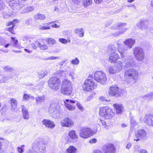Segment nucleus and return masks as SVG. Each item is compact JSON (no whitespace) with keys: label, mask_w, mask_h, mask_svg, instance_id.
<instances>
[{"label":"nucleus","mask_w":153,"mask_h":153,"mask_svg":"<svg viewBox=\"0 0 153 153\" xmlns=\"http://www.w3.org/2000/svg\"><path fill=\"white\" fill-rule=\"evenodd\" d=\"M7 106L6 105H4L1 110V112H5L7 111Z\"/></svg>","instance_id":"obj_46"},{"label":"nucleus","mask_w":153,"mask_h":153,"mask_svg":"<svg viewBox=\"0 0 153 153\" xmlns=\"http://www.w3.org/2000/svg\"><path fill=\"white\" fill-rule=\"evenodd\" d=\"M83 31L82 28H81L80 29H75V32L76 33H80L81 32Z\"/></svg>","instance_id":"obj_51"},{"label":"nucleus","mask_w":153,"mask_h":153,"mask_svg":"<svg viewBox=\"0 0 153 153\" xmlns=\"http://www.w3.org/2000/svg\"><path fill=\"white\" fill-rule=\"evenodd\" d=\"M47 72L46 71H44L41 72V74L39 75V77L41 79L43 78L47 74Z\"/></svg>","instance_id":"obj_40"},{"label":"nucleus","mask_w":153,"mask_h":153,"mask_svg":"<svg viewBox=\"0 0 153 153\" xmlns=\"http://www.w3.org/2000/svg\"><path fill=\"white\" fill-rule=\"evenodd\" d=\"M46 146L44 141L41 139L37 140L33 144L32 148L36 153H45L46 151Z\"/></svg>","instance_id":"obj_4"},{"label":"nucleus","mask_w":153,"mask_h":153,"mask_svg":"<svg viewBox=\"0 0 153 153\" xmlns=\"http://www.w3.org/2000/svg\"><path fill=\"white\" fill-rule=\"evenodd\" d=\"M140 153H148L147 150L144 149H141Z\"/></svg>","instance_id":"obj_59"},{"label":"nucleus","mask_w":153,"mask_h":153,"mask_svg":"<svg viewBox=\"0 0 153 153\" xmlns=\"http://www.w3.org/2000/svg\"><path fill=\"white\" fill-rule=\"evenodd\" d=\"M103 151L105 153H115L116 149L113 144L110 143L104 146Z\"/></svg>","instance_id":"obj_14"},{"label":"nucleus","mask_w":153,"mask_h":153,"mask_svg":"<svg viewBox=\"0 0 153 153\" xmlns=\"http://www.w3.org/2000/svg\"><path fill=\"white\" fill-rule=\"evenodd\" d=\"M149 24V22L147 19H140L139 22L137 23V26L139 28L143 30L145 29Z\"/></svg>","instance_id":"obj_16"},{"label":"nucleus","mask_w":153,"mask_h":153,"mask_svg":"<svg viewBox=\"0 0 153 153\" xmlns=\"http://www.w3.org/2000/svg\"><path fill=\"white\" fill-rule=\"evenodd\" d=\"M59 57H54V56H51L50 57H49L46 59L47 60H55L59 59Z\"/></svg>","instance_id":"obj_52"},{"label":"nucleus","mask_w":153,"mask_h":153,"mask_svg":"<svg viewBox=\"0 0 153 153\" xmlns=\"http://www.w3.org/2000/svg\"><path fill=\"white\" fill-rule=\"evenodd\" d=\"M68 134L70 138L72 140L76 139L78 138V135L76 134L75 131L73 130L69 131Z\"/></svg>","instance_id":"obj_24"},{"label":"nucleus","mask_w":153,"mask_h":153,"mask_svg":"<svg viewBox=\"0 0 153 153\" xmlns=\"http://www.w3.org/2000/svg\"><path fill=\"white\" fill-rule=\"evenodd\" d=\"M22 107L23 118L25 120H28L29 117V114L26 107L23 105L22 106Z\"/></svg>","instance_id":"obj_23"},{"label":"nucleus","mask_w":153,"mask_h":153,"mask_svg":"<svg viewBox=\"0 0 153 153\" xmlns=\"http://www.w3.org/2000/svg\"><path fill=\"white\" fill-rule=\"evenodd\" d=\"M10 101L11 103V110H14L17 107V101L16 99L13 98H11L10 99Z\"/></svg>","instance_id":"obj_28"},{"label":"nucleus","mask_w":153,"mask_h":153,"mask_svg":"<svg viewBox=\"0 0 153 153\" xmlns=\"http://www.w3.org/2000/svg\"><path fill=\"white\" fill-rule=\"evenodd\" d=\"M69 75L71 77L72 79H75V73L71 71L69 73Z\"/></svg>","instance_id":"obj_47"},{"label":"nucleus","mask_w":153,"mask_h":153,"mask_svg":"<svg viewBox=\"0 0 153 153\" xmlns=\"http://www.w3.org/2000/svg\"><path fill=\"white\" fill-rule=\"evenodd\" d=\"M4 70L7 72H10L13 70V69L10 67L7 66L4 68Z\"/></svg>","instance_id":"obj_42"},{"label":"nucleus","mask_w":153,"mask_h":153,"mask_svg":"<svg viewBox=\"0 0 153 153\" xmlns=\"http://www.w3.org/2000/svg\"><path fill=\"white\" fill-rule=\"evenodd\" d=\"M53 22H51L48 23H46L44 24V26L40 25L39 27V28L40 29L45 30L47 29H50V27L48 26L49 25L51 24Z\"/></svg>","instance_id":"obj_33"},{"label":"nucleus","mask_w":153,"mask_h":153,"mask_svg":"<svg viewBox=\"0 0 153 153\" xmlns=\"http://www.w3.org/2000/svg\"><path fill=\"white\" fill-rule=\"evenodd\" d=\"M18 150L19 153H22L23 152V149L21 147H18Z\"/></svg>","instance_id":"obj_56"},{"label":"nucleus","mask_w":153,"mask_h":153,"mask_svg":"<svg viewBox=\"0 0 153 153\" xmlns=\"http://www.w3.org/2000/svg\"><path fill=\"white\" fill-rule=\"evenodd\" d=\"M135 40L132 38L126 39L123 42L124 45L117 44L118 46V51L123 57L122 60L125 64L124 67L126 68L133 67L134 66L133 60V57L132 56L127 55L128 50L131 49L135 42Z\"/></svg>","instance_id":"obj_1"},{"label":"nucleus","mask_w":153,"mask_h":153,"mask_svg":"<svg viewBox=\"0 0 153 153\" xmlns=\"http://www.w3.org/2000/svg\"><path fill=\"white\" fill-rule=\"evenodd\" d=\"M4 4L1 2V1H0V10H2L4 9Z\"/></svg>","instance_id":"obj_54"},{"label":"nucleus","mask_w":153,"mask_h":153,"mask_svg":"<svg viewBox=\"0 0 153 153\" xmlns=\"http://www.w3.org/2000/svg\"><path fill=\"white\" fill-rule=\"evenodd\" d=\"M32 97L28 94H25L23 96V98L25 100H28V99Z\"/></svg>","instance_id":"obj_49"},{"label":"nucleus","mask_w":153,"mask_h":153,"mask_svg":"<svg viewBox=\"0 0 153 153\" xmlns=\"http://www.w3.org/2000/svg\"><path fill=\"white\" fill-rule=\"evenodd\" d=\"M45 97L44 95L42 96H37L35 99L36 102L37 104H40L45 100Z\"/></svg>","instance_id":"obj_29"},{"label":"nucleus","mask_w":153,"mask_h":153,"mask_svg":"<svg viewBox=\"0 0 153 153\" xmlns=\"http://www.w3.org/2000/svg\"><path fill=\"white\" fill-rule=\"evenodd\" d=\"M59 41L60 42L65 44H66L68 43V41H67V40L64 39H59Z\"/></svg>","instance_id":"obj_44"},{"label":"nucleus","mask_w":153,"mask_h":153,"mask_svg":"<svg viewBox=\"0 0 153 153\" xmlns=\"http://www.w3.org/2000/svg\"><path fill=\"white\" fill-rule=\"evenodd\" d=\"M131 123L134 125H135L137 124V123L133 119H131L130 121Z\"/></svg>","instance_id":"obj_57"},{"label":"nucleus","mask_w":153,"mask_h":153,"mask_svg":"<svg viewBox=\"0 0 153 153\" xmlns=\"http://www.w3.org/2000/svg\"><path fill=\"white\" fill-rule=\"evenodd\" d=\"M94 83L92 79H87L85 80L82 87L84 91H88L94 89Z\"/></svg>","instance_id":"obj_9"},{"label":"nucleus","mask_w":153,"mask_h":153,"mask_svg":"<svg viewBox=\"0 0 153 153\" xmlns=\"http://www.w3.org/2000/svg\"><path fill=\"white\" fill-rule=\"evenodd\" d=\"M126 25V24L125 23L120 22L116 24L115 25L116 27L115 28L117 27V29L119 30L121 29L122 30L114 33L113 35L114 36H118L120 34H123L127 30V29L126 27H122L125 26Z\"/></svg>","instance_id":"obj_12"},{"label":"nucleus","mask_w":153,"mask_h":153,"mask_svg":"<svg viewBox=\"0 0 153 153\" xmlns=\"http://www.w3.org/2000/svg\"><path fill=\"white\" fill-rule=\"evenodd\" d=\"M18 22V20L16 19H14L13 21L9 22L7 24V26H10L12 25L11 27H9L6 28L5 29L6 30L8 31L13 34H14L13 28L15 26V24Z\"/></svg>","instance_id":"obj_17"},{"label":"nucleus","mask_w":153,"mask_h":153,"mask_svg":"<svg viewBox=\"0 0 153 153\" xmlns=\"http://www.w3.org/2000/svg\"><path fill=\"white\" fill-rule=\"evenodd\" d=\"M65 102V105L66 107L70 111L74 110L75 108L74 106L71 105L70 104L71 103L68 102Z\"/></svg>","instance_id":"obj_32"},{"label":"nucleus","mask_w":153,"mask_h":153,"mask_svg":"<svg viewBox=\"0 0 153 153\" xmlns=\"http://www.w3.org/2000/svg\"><path fill=\"white\" fill-rule=\"evenodd\" d=\"M72 90V85L71 81L67 79H63L61 84V93L63 95L69 96Z\"/></svg>","instance_id":"obj_3"},{"label":"nucleus","mask_w":153,"mask_h":153,"mask_svg":"<svg viewBox=\"0 0 153 153\" xmlns=\"http://www.w3.org/2000/svg\"><path fill=\"white\" fill-rule=\"evenodd\" d=\"M9 79V78L7 77H4L0 80V83H3L6 81L8 80Z\"/></svg>","instance_id":"obj_45"},{"label":"nucleus","mask_w":153,"mask_h":153,"mask_svg":"<svg viewBox=\"0 0 153 153\" xmlns=\"http://www.w3.org/2000/svg\"><path fill=\"white\" fill-rule=\"evenodd\" d=\"M141 149L138 145H135L134 147L133 153H140Z\"/></svg>","instance_id":"obj_37"},{"label":"nucleus","mask_w":153,"mask_h":153,"mask_svg":"<svg viewBox=\"0 0 153 153\" xmlns=\"http://www.w3.org/2000/svg\"><path fill=\"white\" fill-rule=\"evenodd\" d=\"M97 142V140L95 139H92L89 142L90 143H96Z\"/></svg>","instance_id":"obj_58"},{"label":"nucleus","mask_w":153,"mask_h":153,"mask_svg":"<svg viewBox=\"0 0 153 153\" xmlns=\"http://www.w3.org/2000/svg\"><path fill=\"white\" fill-rule=\"evenodd\" d=\"M67 71H62V70H60L58 71L57 73L58 74H59L60 75L62 76H65L66 75Z\"/></svg>","instance_id":"obj_38"},{"label":"nucleus","mask_w":153,"mask_h":153,"mask_svg":"<svg viewBox=\"0 0 153 153\" xmlns=\"http://www.w3.org/2000/svg\"><path fill=\"white\" fill-rule=\"evenodd\" d=\"M42 123L46 127L53 128L55 126L53 122L47 119H44L42 121Z\"/></svg>","instance_id":"obj_18"},{"label":"nucleus","mask_w":153,"mask_h":153,"mask_svg":"<svg viewBox=\"0 0 153 153\" xmlns=\"http://www.w3.org/2000/svg\"><path fill=\"white\" fill-rule=\"evenodd\" d=\"M137 139H134V140L137 141L140 140L145 139L147 137V133L146 131L143 129L138 130L135 134Z\"/></svg>","instance_id":"obj_13"},{"label":"nucleus","mask_w":153,"mask_h":153,"mask_svg":"<svg viewBox=\"0 0 153 153\" xmlns=\"http://www.w3.org/2000/svg\"><path fill=\"white\" fill-rule=\"evenodd\" d=\"M67 60H64L62 61L61 62H59L58 63V65L59 66H62L67 61Z\"/></svg>","instance_id":"obj_55"},{"label":"nucleus","mask_w":153,"mask_h":153,"mask_svg":"<svg viewBox=\"0 0 153 153\" xmlns=\"http://www.w3.org/2000/svg\"><path fill=\"white\" fill-rule=\"evenodd\" d=\"M115 108L116 113L117 114H121L123 110V107L121 105L115 104L113 105Z\"/></svg>","instance_id":"obj_22"},{"label":"nucleus","mask_w":153,"mask_h":153,"mask_svg":"<svg viewBox=\"0 0 153 153\" xmlns=\"http://www.w3.org/2000/svg\"><path fill=\"white\" fill-rule=\"evenodd\" d=\"M34 10V8L33 6H29L26 8H24V12L25 13H28L30 11H31Z\"/></svg>","instance_id":"obj_36"},{"label":"nucleus","mask_w":153,"mask_h":153,"mask_svg":"<svg viewBox=\"0 0 153 153\" xmlns=\"http://www.w3.org/2000/svg\"><path fill=\"white\" fill-rule=\"evenodd\" d=\"M36 42H35L34 43H33L31 45V48H33L34 49H36L38 47V45L36 44Z\"/></svg>","instance_id":"obj_43"},{"label":"nucleus","mask_w":153,"mask_h":153,"mask_svg":"<svg viewBox=\"0 0 153 153\" xmlns=\"http://www.w3.org/2000/svg\"><path fill=\"white\" fill-rule=\"evenodd\" d=\"M119 91V88L116 85H113L110 87L108 93L109 95L114 96L117 94Z\"/></svg>","instance_id":"obj_19"},{"label":"nucleus","mask_w":153,"mask_h":153,"mask_svg":"<svg viewBox=\"0 0 153 153\" xmlns=\"http://www.w3.org/2000/svg\"><path fill=\"white\" fill-rule=\"evenodd\" d=\"M131 146V144L130 143H129L127 144L126 147L128 149H129Z\"/></svg>","instance_id":"obj_60"},{"label":"nucleus","mask_w":153,"mask_h":153,"mask_svg":"<svg viewBox=\"0 0 153 153\" xmlns=\"http://www.w3.org/2000/svg\"><path fill=\"white\" fill-rule=\"evenodd\" d=\"M80 1L81 0H72V2L75 4H78Z\"/></svg>","instance_id":"obj_53"},{"label":"nucleus","mask_w":153,"mask_h":153,"mask_svg":"<svg viewBox=\"0 0 153 153\" xmlns=\"http://www.w3.org/2000/svg\"><path fill=\"white\" fill-rule=\"evenodd\" d=\"M5 40L2 37H0V45H4L5 43Z\"/></svg>","instance_id":"obj_48"},{"label":"nucleus","mask_w":153,"mask_h":153,"mask_svg":"<svg viewBox=\"0 0 153 153\" xmlns=\"http://www.w3.org/2000/svg\"><path fill=\"white\" fill-rule=\"evenodd\" d=\"M35 18L37 19L42 20L46 18V16L44 14H37L35 15Z\"/></svg>","instance_id":"obj_34"},{"label":"nucleus","mask_w":153,"mask_h":153,"mask_svg":"<svg viewBox=\"0 0 153 153\" xmlns=\"http://www.w3.org/2000/svg\"><path fill=\"white\" fill-rule=\"evenodd\" d=\"M119 57L118 54L115 52H114L112 53L110 55L109 57V61L111 62H115Z\"/></svg>","instance_id":"obj_20"},{"label":"nucleus","mask_w":153,"mask_h":153,"mask_svg":"<svg viewBox=\"0 0 153 153\" xmlns=\"http://www.w3.org/2000/svg\"><path fill=\"white\" fill-rule=\"evenodd\" d=\"M79 62L78 59L76 58L72 60L71 61V63L74 65H76L79 63Z\"/></svg>","instance_id":"obj_41"},{"label":"nucleus","mask_w":153,"mask_h":153,"mask_svg":"<svg viewBox=\"0 0 153 153\" xmlns=\"http://www.w3.org/2000/svg\"><path fill=\"white\" fill-rule=\"evenodd\" d=\"M144 121L148 125L153 127V116H145Z\"/></svg>","instance_id":"obj_21"},{"label":"nucleus","mask_w":153,"mask_h":153,"mask_svg":"<svg viewBox=\"0 0 153 153\" xmlns=\"http://www.w3.org/2000/svg\"><path fill=\"white\" fill-rule=\"evenodd\" d=\"M61 125L63 126L67 127H71L73 126L74 123L73 121L71 118L66 117L61 120Z\"/></svg>","instance_id":"obj_15"},{"label":"nucleus","mask_w":153,"mask_h":153,"mask_svg":"<svg viewBox=\"0 0 153 153\" xmlns=\"http://www.w3.org/2000/svg\"><path fill=\"white\" fill-rule=\"evenodd\" d=\"M48 85L52 89L57 90L60 86V81L59 78L56 77L50 78L48 81Z\"/></svg>","instance_id":"obj_6"},{"label":"nucleus","mask_w":153,"mask_h":153,"mask_svg":"<svg viewBox=\"0 0 153 153\" xmlns=\"http://www.w3.org/2000/svg\"><path fill=\"white\" fill-rule=\"evenodd\" d=\"M94 75L95 80L102 84H104L107 81L106 74L101 71H97L93 73Z\"/></svg>","instance_id":"obj_8"},{"label":"nucleus","mask_w":153,"mask_h":153,"mask_svg":"<svg viewBox=\"0 0 153 153\" xmlns=\"http://www.w3.org/2000/svg\"><path fill=\"white\" fill-rule=\"evenodd\" d=\"M93 153H103L100 150H96Z\"/></svg>","instance_id":"obj_63"},{"label":"nucleus","mask_w":153,"mask_h":153,"mask_svg":"<svg viewBox=\"0 0 153 153\" xmlns=\"http://www.w3.org/2000/svg\"><path fill=\"white\" fill-rule=\"evenodd\" d=\"M107 71L110 74H114L118 72L114 66H108Z\"/></svg>","instance_id":"obj_26"},{"label":"nucleus","mask_w":153,"mask_h":153,"mask_svg":"<svg viewBox=\"0 0 153 153\" xmlns=\"http://www.w3.org/2000/svg\"><path fill=\"white\" fill-rule=\"evenodd\" d=\"M77 149L73 146H70L66 150L67 153H75L76 152Z\"/></svg>","instance_id":"obj_31"},{"label":"nucleus","mask_w":153,"mask_h":153,"mask_svg":"<svg viewBox=\"0 0 153 153\" xmlns=\"http://www.w3.org/2000/svg\"><path fill=\"white\" fill-rule=\"evenodd\" d=\"M139 76L138 71L134 68H129L125 71L124 76L128 83H135Z\"/></svg>","instance_id":"obj_2"},{"label":"nucleus","mask_w":153,"mask_h":153,"mask_svg":"<svg viewBox=\"0 0 153 153\" xmlns=\"http://www.w3.org/2000/svg\"><path fill=\"white\" fill-rule=\"evenodd\" d=\"M49 111L52 115L58 117L59 115L60 108L59 106L56 104H52L49 108Z\"/></svg>","instance_id":"obj_11"},{"label":"nucleus","mask_w":153,"mask_h":153,"mask_svg":"<svg viewBox=\"0 0 153 153\" xmlns=\"http://www.w3.org/2000/svg\"><path fill=\"white\" fill-rule=\"evenodd\" d=\"M47 42L50 45H53L55 43L56 41L53 38H48L47 40Z\"/></svg>","instance_id":"obj_39"},{"label":"nucleus","mask_w":153,"mask_h":153,"mask_svg":"<svg viewBox=\"0 0 153 153\" xmlns=\"http://www.w3.org/2000/svg\"><path fill=\"white\" fill-rule=\"evenodd\" d=\"M65 101L69 103H72V104L76 103L79 109L81 111H82L83 109L82 106L80 104V103L78 102L77 101H75L71 100H69L68 99H67L65 100Z\"/></svg>","instance_id":"obj_27"},{"label":"nucleus","mask_w":153,"mask_h":153,"mask_svg":"<svg viewBox=\"0 0 153 153\" xmlns=\"http://www.w3.org/2000/svg\"><path fill=\"white\" fill-rule=\"evenodd\" d=\"M99 114L106 119H109L112 118L115 114L111 109L107 107H105L100 108Z\"/></svg>","instance_id":"obj_5"},{"label":"nucleus","mask_w":153,"mask_h":153,"mask_svg":"<svg viewBox=\"0 0 153 153\" xmlns=\"http://www.w3.org/2000/svg\"><path fill=\"white\" fill-rule=\"evenodd\" d=\"M151 95L149 94H147L146 95H145L143 96V97H146L147 99H149L150 98Z\"/></svg>","instance_id":"obj_62"},{"label":"nucleus","mask_w":153,"mask_h":153,"mask_svg":"<svg viewBox=\"0 0 153 153\" xmlns=\"http://www.w3.org/2000/svg\"><path fill=\"white\" fill-rule=\"evenodd\" d=\"M127 6L128 7H132L134 9H135L136 8V6L134 5L129 4L127 5Z\"/></svg>","instance_id":"obj_61"},{"label":"nucleus","mask_w":153,"mask_h":153,"mask_svg":"<svg viewBox=\"0 0 153 153\" xmlns=\"http://www.w3.org/2000/svg\"><path fill=\"white\" fill-rule=\"evenodd\" d=\"M134 55L138 61H143L145 58L143 49L139 47H135L133 48Z\"/></svg>","instance_id":"obj_7"},{"label":"nucleus","mask_w":153,"mask_h":153,"mask_svg":"<svg viewBox=\"0 0 153 153\" xmlns=\"http://www.w3.org/2000/svg\"><path fill=\"white\" fill-rule=\"evenodd\" d=\"M99 123L100 124H101L102 125L104 126H105L106 125V122L104 120H99Z\"/></svg>","instance_id":"obj_50"},{"label":"nucleus","mask_w":153,"mask_h":153,"mask_svg":"<svg viewBox=\"0 0 153 153\" xmlns=\"http://www.w3.org/2000/svg\"><path fill=\"white\" fill-rule=\"evenodd\" d=\"M114 66L118 71H121L123 69V66L122 62L121 61H117L114 64Z\"/></svg>","instance_id":"obj_25"},{"label":"nucleus","mask_w":153,"mask_h":153,"mask_svg":"<svg viewBox=\"0 0 153 153\" xmlns=\"http://www.w3.org/2000/svg\"><path fill=\"white\" fill-rule=\"evenodd\" d=\"M93 130L88 127H84L81 129L79 132L80 137L86 138L91 136L93 134Z\"/></svg>","instance_id":"obj_10"},{"label":"nucleus","mask_w":153,"mask_h":153,"mask_svg":"<svg viewBox=\"0 0 153 153\" xmlns=\"http://www.w3.org/2000/svg\"><path fill=\"white\" fill-rule=\"evenodd\" d=\"M36 44L38 45V47L41 50H45L48 49V46L43 42L40 43L38 42H36Z\"/></svg>","instance_id":"obj_30"},{"label":"nucleus","mask_w":153,"mask_h":153,"mask_svg":"<svg viewBox=\"0 0 153 153\" xmlns=\"http://www.w3.org/2000/svg\"><path fill=\"white\" fill-rule=\"evenodd\" d=\"M26 153H33V151L31 150H28Z\"/></svg>","instance_id":"obj_64"},{"label":"nucleus","mask_w":153,"mask_h":153,"mask_svg":"<svg viewBox=\"0 0 153 153\" xmlns=\"http://www.w3.org/2000/svg\"><path fill=\"white\" fill-rule=\"evenodd\" d=\"M92 2V0H83V4L84 7H87L91 4Z\"/></svg>","instance_id":"obj_35"}]
</instances>
